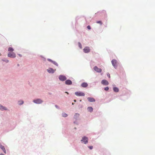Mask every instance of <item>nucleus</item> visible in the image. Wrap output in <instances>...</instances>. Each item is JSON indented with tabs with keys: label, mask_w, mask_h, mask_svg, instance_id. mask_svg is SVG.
I'll list each match as a JSON object with an SVG mask.
<instances>
[{
	"label": "nucleus",
	"mask_w": 155,
	"mask_h": 155,
	"mask_svg": "<svg viewBox=\"0 0 155 155\" xmlns=\"http://www.w3.org/2000/svg\"><path fill=\"white\" fill-rule=\"evenodd\" d=\"M72 104L73 105V104H74V103H72Z\"/></svg>",
	"instance_id": "obj_32"
},
{
	"label": "nucleus",
	"mask_w": 155,
	"mask_h": 155,
	"mask_svg": "<svg viewBox=\"0 0 155 155\" xmlns=\"http://www.w3.org/2000/svg\"><path fill=\"white\" fill-rule=\"evenodd\" d=\"M87 28L88 29H89V30L90 29H91V28L90 26H89V25H88V26H87Z\"/></svg>",
	"instance_id": "obj_27"
},
{
	"label": "nucleus",
	"mask_w": 155,
	"mask_h": 155,
	"mask_svg": "<svg viewBox=\"0 0 155 155\" xmlns=\"http://www.w3.org/2000/svg\"><path fill=\"white\" fill-rule=\"evenodd\" d=\"M97 23L100 24L101 25L102 24V21H97Z\"/></svg>",
	"instance_id": "obj_23"
},
{
	"label": "nucleus",
	"mask_w": 155,
	"mask_h": 155,
	"mask_svg": "<svg viewBox=\"0 0 155 155\" xmlns=\"http://www.w3.org/2000/svg\"><path fill=\"white\" fill-rule=\"evenodd\" d=\"M75 94L77 96H84L85 95L84 94L81 92H77L75 93Z\"/></svg>",
	"instance_id": "obj_3"
},
{
	"label": "nucleus",
	"mask_w": 155,
	"mask_h": 155,
	"mask_svg": "<svg viewBox=\"0 0 155 155\" xmlns=\"http://www.w3.org/2000/svg\"><path fill=\"white\" fill-rule=\"evenodd\" d=\"M87 99L90 102H94L95 101V99L92 97H88Z\"/></svg>",
	"instance_id": "obj_12"
},
{
	"label": "nucleus",
	"mask_w": 155,
	"mask_h": 155,
	"mask_svg": "<svg viewBox=\"0 0 155 155\" xmlns=\"http://www.w3.org/2000/svg\"><path fill=\"white\" fill-rule=\"evenodd\" d=\"M48 60L49 61H50V62H52L53 64H54V65H56V66H58V64H57V63H56V62H55V61H53L52 60H51V59H48Z\"/></svg>",
	"instance_id": "obj_14"
},
{
	"label": "nucleus",
	"mask_w": 155,
	"mask_h": 155,
	"mask_svg": "<svg viewBox=\"0 0 155 155\" xmlns=\"http://www.w3.org/2000/svg\"><path fill=\"white\" fill-rule=\"evenodd\" d=\"M112 64L113 66L115 68H116L117 67V61L113 59L111 61Z\"/></svg>",
	"instance_id": "obj_4"
},
{
	"label": "nucleus",
	"mask_w": 155,
	"mask_h": 155,
	"mask_svg": "<svg viewBox=\"0 0 155 155\" xmlns=\"http://www.w3.org/2000/svg\"><path fill=\"white\" fill-rule=\"evenodd\" d=\"M18 55H19L20 57H21V54H19Z\"/></svg>",
	"instance_id": "obj_29"
},
{
	"label": "nucleus",
	"mask_w": 155,
	"mask_h": 155,
	"mask_svg": "<svg viewBox=\"0 0 155 155\" xmlns=\"http://www.w3.org/2000/svg\"><path fill=\"white\" fill-rule=\"evenodd\" d=\"M88 138L86 137H82L81 141L82 143L84 142L85 144H86L88 142Z\"/></svg>",
	"instance_id": "obj_2"
},
{
	"label": "nucleus",
	"mask_w": 155,
	"mask_h": 155,
	"mask_svg": "<svg viewBox=\"0 0 155 155\" xmlns=\"http://www.w3.org/2000/svg\"><path fill=\"white\" fill-rule=\"evenodd\" d=\"M59 79L62 81H64L66 79V78L65 76L64 75H60L59 77Z\"/></svg>",
	"instance_id": "obj_7"
},
{
	"label": "nucleus",
	"mask_w": 155,
	"mask_h": 155,
	"mask_svg": "<svg viewBox=\"0 0 155 155\" xmlns=\"http://www.w3.org/2000/svg\"><path fill=\"white\" fill-rule=\"evenodd\" d=\"M81 86L83 87H86L87 86L88 84L84 82L82 84Z\"/></svg>",
	"instance_id": "obj_15"
},
{
	"label": "nucleus",
	"mask_w": 155,
	"mask_h": 155,
	"mask_svg": "<svg viewBox=\"0 0 155 155\" xmlns=\"http://www.w3.org/2000/svg\"><path fill=\"white\" fill-rule=\"evenodd\" d=\"M0 148H1L4 152L5 153H6V150L4 146H2L1 143H0Z\"/></svg>",
	"instance_id": "obj_11"
},
{
	"label": "nucleus",
	"mask_w": 155,
	"mask_h": 155,
	"mask_svg": "<svg viewBox=\"0 0 155 155\" xmlns=\"http://www.w3.org/2000/svg\"><path fill=\"white\" fill-rule=\"evenodd\" d=\"M19 104L21 105L23 103V101H18Z\"/></svg>",
	"instance_id": "obj_22"
},
{
	"label": "nucleus",
	"mask_w": 155,
	"mask_h": 155,
	"mask_svg": "<svg viewBox=\"0 0 155 155\" xmlns=\"http://www.w3.org/2000/svg\"><path fill=\"white\" fill-rule=\"evenodd\" d=\"M65 83L67 85H71L72 84V82L71 80H68L65 81Z\"/></svg>",
	"instance_id": "obj_13"
},
{
	"label": "nucleus",
	"mask_w": 155,
	"mask_h": 155,
	"mask_svg": "<svg viewBox=\"0 0 155 155\" xmlns=\"http://www.w3.org/2000/svg\"><path fill=\"white\" fill-rule=\"evenodd\" d=\"M113 90L115 92H118L119 91V89L118 88L116 87H114L113 88Z\"/></svg>",
	"instance_id": "obj_17"
},
{
	"label": "nucleus",
	"mask_w": 155,
	"mask_h": 155,
	"mask_svg": "<svg viewBox=\"0 0 155 155\" xmlns=\"http://www.w3.org/2000/svg\"><path fill=\"white\" fill-rule=\"evenodd\" d=\"M87 110L91 112L93 111V109L91 107H88L87 108Z\"/></svg>",
	"instance_id": "obj_16"
},
{
	"label": "nucleus",
	"mask_w": 155,
	"mask_h": 155,
	"mask_svg": "<svg viewBox=\"0 0 155 155\" xmlns=\"http://www.w3.org/2000/svg\"><path fill=\"white\" fill-rule=\"evenodd\" d=\"M33 101L36 104H40L42 102V101L40 99H38Z\"/></svg>",
	"instance_id": "obj_6"
},
{
	"label": "nucleus",
	"mask_w": 155,
	"mask_h": 155,
	"mask_svg": "<svg viewBox=\"0 0 155 155\" xmlns=\"http://www.w3.org/2000/svg\"><path fill=\"white\" fill-rule=\"evenodd\" d=\"M62 116L64 117H66L68 116V115L64 113H63L62 114Z\"/></svg>",
	"instance_id": "obj_20"
},
{
	"label": "nucleus",
	"mask_w": 155,
	"mask_h": 155,
	"mask_svg": "<svg viewBox=\"0 0 155 155\" xmlns=\"http://www.w3.org/2000/svg\"><path fill=\"white\" fill-rule=\"evenodd\" d=\"M109 90V87H106L104 88V90L106 91H108Z\"/></svg>",
	"instance_id": "obj_24"
},
{
	"label": "nucleus",
	"mask_w": 155,
	"mask_h": 155,
	"mask_svg": "<svg viewBox=\"0 0 155 155\" xmlns=\"http://www.w3.org/2000/svg\"><path fill=\"white\" fill-rule=\"evenodd\" d=\"M94 69L96 71L99 73H100L102 71V70L101 68H99L96 66L94 67Z\"/></svg>",
	"instance_id": "obj_5"
},
{
	"label": "nucleus",
	"mask_w": 155,
	"mask_h": 155,
	"mask_svg": "<svg viewBox=\"0 0 155 155\" xmlns=\"http://www.w3.org/2000/svg\"><path fill=\"white\" fill-rule=\"evenodd\" d=\"M79 114H77V113H76L75 115H74V118H75V119H76L77 118V117H78L79 116Z\"/></svg>",
	"instance_id": "obj_21"
},
{
	"label": "nucleus",
	"mask_w": 155,
	"mask_h": 155,
	"mask_svg": "<svg viewBox=\"0 0 155 155\" xmlns=\"http://www.w3.org/2000/svg\"><path fill=\"white\" fill-rule=\"evenodd\" d=\"M88 147L91 150L93 148V147L92 146H89Z\"/></svg>",
	"instance_id": "obj_26"
},
{
	"label": "nucleus",
	"mask_w": 155,
	"mask_h": 155,
	"mask_svg": "<svg viewBox=\"0 0 155 155\" xmlns=\"http://www.w3.org/2000/svg\"><path fill=\"white\" fill-rule=\"evenodd\" d=\"M8 56L10 58H15L16 57V54L14 52H9Z\"/></svg>",
	"instance_id": "obj_1"
},
{
	"label": "nucleus",
	"mask_w": 155,
	"mask_h": 155,
	"mask_svg": "<svg viewBox=\"0 0 155 155\" xmlns=\"http://www.w3.org/2000/svg\"><path fill=\"white\" fill-rule=\"evenodd\" d=\"M8 51L12 52L14 51V49L11 47H9L8 48Z\"/></svg>",
	"instance_id": "obj_19"
},
{
	"label": "nucleus",
	"mask_w": 155,
	"mask_h": 155,
	"mask_svg": "<svg viewBox=\"0 0 155 155\" xmlns=\"http://www.w3.org/2000/svg\"><path fill=\"white\" fill-rule=\"evenodd\" d=\"M74 102H75L76 101V100H74Z\"/></svg>",
	"instance_id": "obj_30"
},
{
	"label": "nucleus",
	"mask_w": 155,
	"mask_h": 155,
	"mask_svg": "<svg viewBox=\"0 0 155 155\" xmlns=\"http://www.w3.org/2000/svg\"><path fill=\"white\" fill-rule=\"evenodd\" d=\"M0 109L1 110H7L6 107L2 106H0Z\"/></svg>",
	"instance_id": "obj_18"
},
{
	"label": "nucleus",
	"mask_w": 155,
	"mask_h": 155,
	"mask_svg": "<svg viewBox=\"0 0 155 155\" xmlns=\"http://www.w3.org/2000/svg\"><path fill=\"white\" fill-rule=\"evenodd\" d=\"M66 93H67V94H68V92H66Z\"/></svg>",
	"instance_id": "obj_31"
},
{
	"label": "nucleus",
	"mask_w": 155,
	"mask_h": 155,
	"mask_svg": "<svg viewBox=\"0 0 155 155\" xmlns=\"http://www.w3.org/2000/svg\"><path fill=\"white\" fill-rule=\"evenodd\" d=\"M107 76L109 78H110V75L109 74V73H107Z\"/></svg>",
	"instance_id": "obj_28"
},
{
	"label": "nucleus",
	"mask_w": 155,
	"mask_h": 155,
	"mask_svg": "<svg viewBox=\"0 0 155 155\" xmlns=\"http://www.w3.org/2000/svg\"><path fill=\"white\" fill-rule=\"evenodd\" d=\"M78 45H79V47L80 48H82V47H81V44L80 42H79V43H78Z\"/></svg>",
	"instance_id": "obj_25"
},
{
	"label": "nucleus",
	"mask_w": 155,
	"mask_h": 155,
	"mask_svg": "<svg viewBox=\"0 0 155 155\" xmlns=\"http://www.w3.org/2000/svg\"><path fill=\"white\" fill-rule=\"evenodd\" d=\"M83 50L85 53H87L90 52V49L89 47H86Z\"/></svg>",
	"instance_id": "obj_8"
},
{
	"label": "nucleus",
	"mask_w": 155,
	"mask_h": 155,
	"mask_svg": "<svg viewBox=\"0 0 155 155\" xmlns=\"http://www.w3.org/2000/svg\"><path fill=\"white\" fill-rule=\"evenodd\" d=\"M101 83L102 84L105 85H108L109 84L108 82L105 80H102Z\"/></svg>",
	"instance_id": "obj_10"
},
{
	"label": "nucleus",
	"mask_w": 155,
	"mask_h": 155,
	"mask_svg": "<svg viewBox=\"0 0 155 155\" xmlns=\"http://www.w3.org/2000/svg\"><path fill=\"white\" fill-rule=\"evenodd\" d=\"M56 71V69L54 70L53 68H50L47 69V71L49 73H54Z\"/></svg>",
	"instance_id": "obj_9"
}]
</instances>
